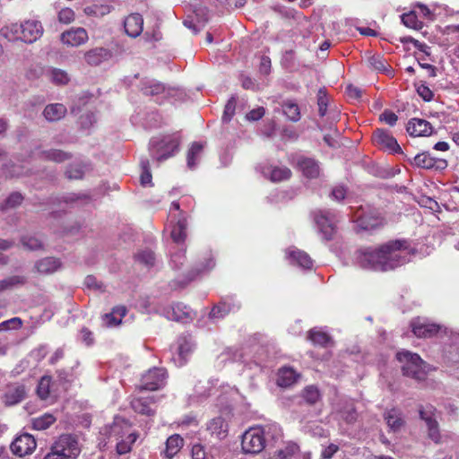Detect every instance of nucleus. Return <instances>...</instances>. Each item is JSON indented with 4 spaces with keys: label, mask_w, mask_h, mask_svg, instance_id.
Listing matches in <instances>:
<instances>
[{
    "label": "nucleus",
    "mask_w": 459,
    "mask_h": 459,
    "mask_svg": "<svg viewBox=\"0 0 459 459\" xmlns=\"http://www.w3.org/2000/svg\"><path fill=\"white\" fill-rule=\"evenodd\" d=\"M410 251L406 241L395 240L378 247H365L355 254L357 264L374 271H388L409 262Z\"/></svg>",
    "instance_id": "f257e3e1"
},
{
    "label": "nucleus",
    "mask_w": 459,
    "mask_h": 459,
    "mask_svg": "<svg viewBox=\"0 0 459 459\" xmlns=\"http://www.w3.org/2000/svg\"><path fill=\"white\" fill-rule=\"evenodd\" d=\"M280 436L281 429L277 425L252 428L242 436V450L245 454H258L264 450L269 437L276 439Z\"/></svg>",
    "instance_id": "f03ea898"
},
{
    "label": "nucleus",
    "mask_w": 459,
    "mask_h": 459,
    "mask_svg": "<svg viewBox=\"0 0 459 459\" xmlns=\"http://www.w3.org/2000/svg\"><path fill=\"white\" fill-rule=\"evenodd\" d=\"M43 26L38 20L30 19L22 23H11L4 26L0 32L9 41L22 40L33 43L43 35Z\"/></svg>",
    "instance_id": "7ed1b4c3"
},
{
    "label": "nucleus",
    "mask_w": 459,
    "mask_h": 459,
    "mask_svg": "<svg viewBox=\"0 0 459 459\" xmlns=\"http://www.w3.org/2000/svg\"><path fill=\"white\" fill-rule=\"evenodd\" d=\"M395 357L401 364L403 375L417 382L424 381L429 373L434 369L419 354L407 350L398 351Z\"/></svg>",
    "instance_id": "20e7f679"
},
{
    "label": "nucleus",
    "mask_w": 459,
    "mask_h": 459,
    "mask_svg": "<svg viewBox=\"0 0 459 459\" xmlns=\"http://www.w3.org/2000/svg\"><path fill=\"white\" fill-rule=\"evenodd\" d=\"M180 137L178 134L152 137L149 143L151 156L161 162L178 152Z\"/></svg>",
    "instance_id": "39448f33"
},
{
    "label": "nucleus",
    "mask_w": 459,
    "mask_h": 459,
    "mask_svg": "<svg viewBox=\"0 0 459 459\" xmlns=\"http://www.w3.org/2000/svg\"><path fill=\"white\" fill-rule=\"evenodd\" d=\"M79 454L80 448L76 439L71 435H62L42 459H72Z\"/></svg>",
    "instance_id": "423d86ee"
},
{
    "label": "nucleus",
    "mask_w": 459,
    "mask_h": 459,
    "mask_svg": "<svg viewBox=\"0 0 459 459\" xmlns=\"http://www.w3.org/2000/svg\"><path fill=\"white\" fill-rule=\"evenodd\" d=\"M315 223L324 240L333 239L336 233L335 214L328 210H318L313 212Z\"/></svg>",
    "instance_id": "0eeeda50"
},
{
    "label": "nucleus",
    "mask_w": 459,
    "mask_h": 459,
    "mask_svg": "<svg viewBox=\"0 0 459 459\" xmlns=\"http://www.w3.org/2000/svg\"><path fill=\"white\" fill-rule=\"evenodd\" d=\"M166 370L161 368H153L145 373L141 379V390L155 391L160 389L166 383Z\"/></svg>",
    "instance_id": "6e6552de"
},
{
    "label": "nucleus",
    "mask_w": 459,
    "mask_h": 459,
    "mask_svg": "<svg viewBox=\"0 0 459 459\" xmlns=\"http://www.w3.org/2000/svg\"><path fill=\"white\" fill-rule=\"evenodd\" d=\"M36 447V439L29 433H22L17 436L10 446L13 454L19 457L31 455Z\"/></svg>",
    "instance_id": "1a4fd4ad"
},
{
    "label": "nucleus",
    "mask_w": 459,
    "mask_h": 459,
    "mask_svg": "<svg viewBox=\"0 0 459 459\" xmlns=\"http://www.w3.org/2000/svg\"><path fill=\"white\" fill-rule=\"evenodd\" d=\"M356 222L359 228L363 230H373L380 228L384 224V219L376 210H368V212H357Z\"/></svg>",
    "instance_id": "9d476101"
},
{
    "label": "nucleus",
    "mask_w": 459,
    "mask_h": 459,
    "mask_svg": "<svg viewBox=\"0 0 459 459\" xmlns=\"http://www.w3.org/2000/svg\"><path fill=\"white\" fill-rule=\"evenodd\" d=\"M25 396L24 385L19 383H12L5 386L1 395V401L5 406H13L23 401Z\"/></svg>",
    "instance_id": "9b49d317"
},
{
    "label": "nucleus",
    "mask_w": 459,
    "mask_h": 459,
    "mask_svg": "<svg viewBox=\"0 0 459 459\" xmlns=\"http://www.w3.org/2000/svg\"><path fill=\"white\" fill-rule=\"evenodd\" d=\"M411 163L415 167L425 169L442 170L447 167V161L444 159L432 157L429 152L419 153L413 157Z\"/></svg>",
    "instance_id": "f8f14e48"
},
{
    "label": "nucleus",
    "mask_w": 459,
    "mask_h": 459,
    "mask_svg": "<svg viewBox=\"0 0 459 459\" xmlns=\"http://www.w3.org/2000/svg\"><path fill=\"white\" fill-rule=\"evenodd\" d=\"M88 39V32L82 27L71 28L64 31L60 36V40L64 45L73 48L85 44Z\"/></svg>",
    "instance_id": "ddd939ff"
},
{
    "label": "nucleus",
    "mask_w": 459,
    "mask_h": 459,
    "mask_svg": "<svg viewBox=\"0 0 459 459\" xmlns=\"http://www.w3.org/2000/svg\"><path fill=\"white\" fill-rule=\"evenodd\" d=\"M373 140L377 145L392 153L402 152L396 139L386 130L377 129L373 134Z\"/></svg>",
    "instance_id": "4468645a"
},
{
    "label": "nucleus",
    "mask_w": 459,
    "mask_h": 459,
    "mask_svg": "<svg viewBox=\"0 0 459 459\" xmlns=\"http://www.w3.org/2000/svg\"><path fill=\"white\" fill-rule=\"evenodd\" d=\"M406 130L411 136H429L433 133L431 124L421 118H411L408 122Z\"/></svg>",
    "instance_id": "2eb2a0df"
},
{
    "label": "nucleus",
    "mask_w": 459,
    "mask_h": 459,
    "mask_svg": "<svg viewBox=\"0 0 459 459\" xmlns=\"http://www.w3.org/2000/svg\"><path fill=\"white\" fill-rule=\"evenodd\" d=\"M112 56L109 49L105 48H95L85 53L84 58L88 65L97 66L101 63L108 61Z\"/></svg>",
    "instance_id": "dca6fc26"
},
{
    "label": "nucleus",
    "mask_w": 459,
    "mask_h": 459,
    "mask_svg": "<svg viewBox=\"0 0 459 459\" xmlns=\"http://www.w3.org/2000/svg\"><path fill=\"white\" fill-rule=\"evenodd\" d=\"M143 26V19L139 13L128 15L124 22L125 30L132 38H136L142 33Z\"/></svg>",
    "instance_id": "f3484780"
},
{
    "label": "nucleus",
    "mask_w": 459,
    "mask_h": 459,
    "mask_svg": "<svg viewBox=\"0 0 459 459\" xmlns=\"http://www.w3.org/2000/svg\"><path fill=\"white\" fill-rule=\"evenodd\" d=\"M171 223H174L170 233L171 238L177 244L183 243L186 238L187 221L186 213L180 212L178 220L171 221Z\"/></svg>",
    "instance_id": "a211bd4d"
},
{
    "label": "nucleus",
    "mask_w": 459,
    "mask_h": 459,
    "mask_svg": "<svg viewBox=\"0 0 459 459\" xmlns=\"http://www.w3.org/2000/svg\"><path fill=\"white\" fill-rule=\"evenodd\" d=\"M298 167L302 171L303 175L308 178H316L319 176V164L312 158H299L298 160Z\"/></svg>",
    "instance_id": "6ab92c4d"
},
{
    "label": "nucleus",
    "mask_w": 459,
    "mask_h": 459,
    "mask_svg": "<svg viewBox=\"0 0 459 459\" xmlns=\"http://www.w3.org/2000/svg\"><path fill=\"white\" fill-rule=\"evenodd\" d=\"M384 419L394 432L399 431L404 425L403 412L397 408H392L384 413Z\"/></svg>",
    "instance_id": "aec40b11"
},
{
    "label": "nucleus",
    "mask_w": 459,
    "mask_h": 459,
    "mask_svg": "<svg viewBox=\"0 0 459 459\" xmlns=\"http://www.w3.org/2000/svg\"><path fill=\"white\" fill-rule=\"evenodd\" d=\"M61 262L55 257H45L36 262L35 268L41 274H51L61 268Z\"/></svg>",
    "instance_id": "412c9836"
},
{
    "label": "nucleus",
    "mask_w": 459,
    "mask_h": 459,
    "mask_svg": "<svg viewBox=\"0 0 459 459\" xmlns=\"http://www.w3.org/2000/svg\"><path fill=\"white\" fill-rule=\"evenodd\" d=\"M307 339L315 345L327 347L333 344V338L321 328H312L307 332Z\"/></svg>",
    "instance_id": "4be33fe9"
},
{
    "label": "nucleus",
    "mask_w": 459,
    "mask_h": 459,
    "mask_svg": "<svg viewBox=\"0 0 459 459\" xmlns=\"http://www.w3.org/2000/svg\"><path fill=\"white\" fill-rule=\"evenodd\" d=\"M153 403V397L134 398L131 401V407L137 413L146 416H152L154 415L155 411L151 408V404Z\"/></svg>",
    "instance_id": "5701e85b"
},
{
    "label": "nucleus",
    "mask_w": 459,
    "mask_h": 459,
    "mask_svg": "<svg viewBox=\"0 0 459 459\" xmlns=\"http://www.w3.org/2000/svg\"><path fill=\"white\" fill-rule=\"evenodd\" d=\"M239 304L233 299L228 298L221 301L220 304L212 308L209 316H216L218 314H236L239 310Z\"/></svg>",
    "instance_id": "b1692460"
},
{
    "label": "nucleus",
    "mask_w": 459,
    "mask_h": 459,
    "mask_svg": "<svg viewBox=\"0 0 459 459\" xmlns=\"http://www.w3.org/2000/svg\"><path fill=\"white\" fill-rule=\"evenodd\" d=\"M289 258L290 263L294 265L299 266L303 269H311L313 266V260L304 251L301 250H290L289 252Z\"/></svg>",
    "instance_id": "393cba45"
},
{
    "label": "nucleus",
    "mask_w": 459,
    "mask_h": 459,
    "mask_svg": "<svg viewBox=\"0 0 459 459\" xmlns=\"http://www.w3.org/2000/svg\"><path fill=\"white\" fill-rule=\"evenodd\" d=\"M66 108L61 103L49 104L46 106L43 115L48 121L55 122L63 118L66 114Z\"/></svg>",
    "instance_id": "a878e982"
},
{
    "label": "nucleus",
    "mask_w": 459,
    "mask_h": 459,
    "mask_svg": "<svg viewBox=\"0 0 459 459\" xmlns=\"http://www.w3.org/2000/svg\"><path fill=\"white\" fill-rule=\"evenodd\" d=\"M264 176L273 182H280L290 178L291 171L287 167H267L264 169Z\"/></svg>",
    "instance_id": "bb28decb"
},
{
    "label": "nucleus",
    "mask_w": 459,
    "mask_h": 459,
    "mask_svg": "<svg viewBox=\"0 0 459 459\" xmlns=\"http://www.w3.org/2000/svg\"><path fill=\"white\" fill-rule=\"evenodd\" d=\"M441 326L437 324L412 325V332L419 338H429L437 334Z\"/></svg>",
    "instance_id": "cd10ccee"
},
{
    "label": "nucleus",
    "mask_w": 459,
    "mask_h": 459,
    "mask_svg": "<svg viewBox=\"0 0 459 459\" xmlns=\"http://www.w3.org/2000/svg\"><path fill=\"white\" fill-rule=\"evenodd\" d=\"M141 91L144 95L159 96L165 93L166 88L155 80L146 79L141 82Z\"/></svg>",
    "instance_id": "c85d7f7f"
},
{
    "label": "nucleus",
    "mask_w": 459,
    "mask_h": 459,
    "mask_svg": "<svg viewBox=\"0 0 459 459\" xmlns=\"http://www.w3.org/2000/svg\"><path fill=\"white\" fill-rule=\"evenodd\" d=\"M299 375L291 368H282L279 371L277 384L281 387H288L297 381Z\"/></svg>",
    "instance_id": "c756f323"
},
{
    "label": "nucleus",
    "mask_w": 459,
    "mask_h": 459,
    "mask_svg": "<svg viewBox=\"0 0 459 459\" xmlns=\"http://www.w3.org/2000/svg\"><path fill=\"white\" fill-rule=\"evenodd\" d=\"M194 344L191 338L187 336H180L178 340V354L181 360V364L186 362L187 356L192 352Z\"/></svg>",
    "instance_id": "7c9ffc66"
},
{
    "label": "nucleus",
    "mask_w": 459,
    "mask_h": 459,
    "mask_svg": "<svg viewBox=\"0 0 459 459\" xmlns=\"http://www.w3.org/2000/svg\"><path fill=\"white\" fill-rule=\"evenodd\" d=\"M299 446L294 442H288L284 448L276 451L273 459H297Z\"/></svg>",
    "instance_id": "2f4dec72"
},
{
    "label": "nucleus",
    "mask_w": 459,
    "mask_h": 459,
    "mask_svg": "<svg viewBox=\"0 0 459 459\" xmlns=\"http://www.w3.org/2000/svg\"><path fill=\"white\" fill-rule=\"evenodd\" d=\"M204 149V145L201 143L195 142L192 143L190 149L187 152L186 161L187 167L190 169L195 168L197 161L199 160L202 152Z\"/></svg>",
    "instance_id": "473e14b6"
},
{
    "label": "nucleus",
    "mask_w": 459,
    "mask_h": 459,
    "mask_svg": "<svg viewBox=\"0 0 459 459\" xmlns=\"http://www.w3.org/2000/svg\"><path fill=\"white\" fill-rule=\"evenodd\" d=\"M112 6L108 4H94L89 6L84 7L83 13L87 16L92 17H103L108 14L112 11Z\"/></svg>",
    "instance_id": "72a5a7b5"
},
{
    "label": "nucleus",
    "mask_w": 459,
    "mask_h": 459,
    "mask_svg": "<svg viewBox=\"0 0 459 459\" xmlns=\"http://www.w3.org/2000/svg\"><path fill=\"white\" fill-rule=\"evenodd\" d=\"M40 157L44 160L59 163L71 159L72 155L61 150L51 149L41 152Z\"/></svg>",
    "instance_id": "f704fd0d"
},
{
    "label": "nucleus",
    "mask_w": 459,
    "mask_h": 459,
    "mask_svg": "<svg viewBox=\"0 0 459 459\" xmlns=\"http://www.w3.org/2000/svg\"><path fill=\"white\" fill-rule=\"evenodd\" d=\"M183 438L179 435L170 436L166 442V453L169 457L176 455L183 446Z\"/></svg>",
    "instance_id": "c9c22d12"
},
{
    "label": "nucleus",
    "mask_w": 459,
    "mask_h": 459,
    "mask_svg": "<svg viewBox=\"0 0 459 459\" xmlns=\"http://www.w3.org/2000/svg\"><path fill=\"white\" fill-rule=\"evenodd\" d=\"M282 111L290 121L297 122L300 119L299 108L294 101L288 100L283 102Z\"/></svg>",
    "instance_id": "e433bc0d"
},
{
    "label": "nucleus",
    "mask_w": 459,
    "mask_h": 459,
    "mask_svg": "<svg viewBox=\"0 0 459 459\" xmlns=\"http://www.w3.org/2000/svg\"><path fill=\"white\" fill-rule=\"evenodd\" d=\"M56 418L50 413H45L42 416L32 419V427L37 430H45L54 422Z\"/></svg>",
    "instance_id": "4c0bfd02"
},
{
    "label": "nucleus",
    "mask_w": 459,
    "mask_h": 459,
    "mask_svg": "<svg viewBox=\"0 0 459 459\" xmlns=\"http://www.w3.org/2000/svg\"><path fill=\"white\" fill-rule=\"evenodd\" d=\"M26 282V279L23 276L14 275L5 278L0 281V291L10 290L17 286L23 285Z\"/></svg>",
    "instance_id": "58836bf2"
},
{
    "label": "nucleus",
    "mask_w": 459,
    "mask_h": 459,
    "mask_svg": "<svg viewBox=\"0 0 459 459\" xmlns=\"http://www.w3.org/2000/svg\"><path fill=\"white\" fill-rule=\"evenodd\" d=\"M135 260L146 267H152L155 263V255L150 249H144L134 255Z\"/></svg>",
    "instance_id": "ea45409f"
},
{
    "label": "nucleus",
    "mask_w": 459,
    "mask_h": 459,
    "mask_svg": "<svg viewBox=\"0 0 459 459\" xmlns=\"http://www.w3.org/2000/svg\"><path fill=\"white\" fill-rule=\"evenodd\" d=\"M86 165L79 162L71 164L65 171V174L70 179H80L83 177Z\"/></svg>",
    "instance_id": "a19ab883"
},
{
    "label": "nucleus",
    "mask_w": 459,
    "mask_h": 459,
    "mask_svg": "<svg viewBox=\"0 0 459 459\" xmlns=\"http://www.w3.org/2000/svg\"><path fill=\"white\" fill-rule=\"evenodd\" d=\"M402 22L408 28L414 30H420L422 28V22L417 18L415 12H410L401 15Z\"/></svg>",
    "instance_id": "79ce46f5"
},
{
    "label": "nucleus",
    "mask_w": 459,
    "mask_h": 459,
    "mask_svg": "<svg viewBox=\"0 0 459 459\" xmlns=\"http://www.w3.org/2000/svg\"><path fill=\"white\" fill-rule=\"evenodd\" d=\"M368 62L369 65L377 71L387 72L388 64L386 60L380 55H374L368 57Z\"/></svg>",
    "instance_id": "37998d69"
},
{
    "label": "nucleus",
    "mask_w": 459,
    "mask_h": 459,
    "mask_svg": "<svg viewBox=\"0 0 459 459\" xmlns=\"http://www.w3.org/2000/svg\"><path fill=\"white\" fill-rule=\"evenodd\" d=\"M320 393L317 387L309 385L303 390L302 397L308 404H315L320 399Z\"/></svg>",
    "instance_id": "c03bdc74"
},
{
    "label": "nucleus",
    "mask_w": 459,
    "mask_h": 459,
    "mask_svg": "<svg viewBox=\"0 0 459 459\" xmlns=\"http://www.w3.org/2000/svg\"><path fill=\"white\" fill-rule=\"evenodd\" d=\"M50 383H51L50 377H41V379L38 385L37 394L42 400H46L49 396Z\"/></svg>",
    "instance_id": "a18cd8bd"
},
{
    "label": "nucleus",
    "mask_w": 459,
    "mask_h": 459,
    "mask_svg": "<svg viewBox=\"0 0 459 459\" xmlns=\"http://www.w3.org/2000/svg\"><path fill=\"white\" fill-rule=\"evenodd\" d=\"M209 429L218 436L225 435L227 432V423L221 417H217L212 420Z\"/></svg>",
    "instance_id": "49530a36"
},
{
    "label": "nucleus",
    "mask_w": 459,
    "mask_h": 459,
    "mask_svg": "<svg viewBox=\"0 0 459 459\" xmlns=\"http://www.w3.org/2000/svg\"><path fill=\"white\" fill-rule=\"evenodd\" d=\"M50 79L54 83L59 85L66 84L70 80L65 71L57 68H54L51 70Z\"/></svg>",
    "instance_id": "de8ad7c7"
},
{
    "label": "nucleus",
    "mask_w": 459,
    "mask_h": 459,
    "mask_svg": "<svg viewBox=\"0 0 459 459\" xmlns=\"http://www.w3.org/2000/svg\"><path fill=\"white\" fill-rule=\"evenodd\" d=\"M22 246L30 250H37L43 247L40 239L34 236L26 235L21 239Z\"/></svg>",
    "instance_id": "09e8293b"
},
{
    "label": "nucleus",
    "mask_w": 459,
    "mask_h": 459,
    "mask_svg": "<svg viewBox=\"0 0 459 459\" xmlns=\"http://www.w3.org/2000/svg\"><path fill=\"white\" fill-rule=\"evenodd\" d=\"M75 19V13L73 9L69 7L62 8L57 13V20L60 23L70 24Z\"/></svg>",
    "instance_id": "8fccbe9b"
},
{
    "label": "nucleus",
    "mask_w": 459,
    "mask_h": 459,
    "mask_svg": "<svg viewBox=\"0 0 459 459\" xmlns=\"http://www.w3.org/2000/svg\"><path fill=\"white\" fill-rule=\"evenodd\" d=\"M342 416L347 423H352L357 420V411L352 403H347L342 409Z\"/></svg>",
    "instance_id": "3c124183"
},
{
    "label": "nucleus",
    "mask_w": 459,
    "mask_h": 459,
    "mask_svg": "<svg viewBox=\"0 0 459 459\" xmlns=\"http://www.w3.org/2000/svg\"><path fill=\"white\" fill-rule=\"evenodd\" d=\"M318 112L321 117L326 114L328 97L325 89H320L317 93Z\"/></svg>",
    "instance_id": "603ef678"
},
{
    "label": "nucleus",
    "mask_w": 459,
    "mask_h": 459,
    "mask_svg": "<svg viewBox=\"0 0 459 459\" xmlns=\"http://www.w3.org/2000/svg\"><path fill=\"white\" fill-rule=\"evenodd\" d=\"M235 109H236V99H235V97H231L228 100L227 104L225 105L223 115H222V121L230 122L235 114Z\"/></svg>",
    "instance_id": "864d4df0"
},
{
    "label": "nucleus",
    "mask_w": 459,
    "mask_h": 459,
    "mask_svg": "<svg viewBox=\"0 0 459 459\" xmlns=\"http://www.w3.org/2000/svg\"><path fill=\"white\" fill-rule=\"evenodd\" d=\"M141 165L143 168V172L141 175V185L143 186H152V174L149 170V161L142 160Z\"/></svg>",
    "instance_id": "5fc2aeb1"
},
{
    "label": "nucleus",
    "mask_w": 459,
    "mask_h": 459,
    "mask_svg": "<svg viewBox=\"0 0 459 459\" xmlns=\"http://www.w3.org/2000/svg\"><path fill=\"white\" fill-rule=\"evenodd\" d=\"M22 322L20 317H11L0 324V331L14 330L22 326Z\"/></svg>",
    "instance_id": "6e6d98bb"
},
{
    "label": "nucleus",
    "mask_w": 459,
    "mask_h": 459,
    "mask_svg": "<svg viewBox=\"0 0 459 459\" xmlns=\"http://www.w3.org/2000/svg\"><path fill=\"white\" fill-rule=\"evenodd\" d=\"M426 425L428 427L429 437L432 439L434 442L437 443L440 439V433L438 429L437 421L434 420L430 422H428Z\"/></svg>",
    "instance_id": "4d7b16f0"
},
{
    "label": "nucleus",
    "mask_w": 459,
    "mask_h": 459,
    "mask_svg": "<svg viewBox=\"0 0 459 459\" xmlns=\"http://www.w3.org/2000/svg\"><path fill=\"white\" fill-rule=\"evenodd\" d=\"M186 261L185 250H179L171 255V265L175 269H179Z\"/></svg>",
    "instance_id": "13d9d810"
},
{
    "label": "nucleus",
    "mask_w": 459,
    "mask_h": 459,
    "mask_svg": "<svg viewBox=\"0 0 459 459\" xmlns=\"http://www.w3.org/2000/svg\"><path fill=\"white\" fill-rule=\"evenodd\" d=\"M434 411H435V408L431 405H428L426 407H421L419 410L420 417L421 420H423L425 421L426 424L428 422H430L435 420L433 418Z\"/></svg>",
    "instance_id": "bf43d9fd"
},
{
    "label": "nucleus",
    "mask_w": 459,
    "mask_h": 459,
    "mask_svg": "<svg viewBox=\"0 0 459 459\" xmlns=\"http://www.w3.org/2000/svg\"><path fill=\"white\" fill-rule=\"evenodd\" d=\"M129 438H131V442L128 443L126 441H120L117 444V452L119 455H125L131 451V443H134L136 439V436L134 434H130Z\"/></svg>",
    "instance_id": "052dcab7"
},
{
    "label": "nucleus",
    "mask_w": 459,
    "mask_h": 459,
    "mask_svg": "<svg viewBox=\"0 0 459 459\" xmlns=\"http://www.w3.org/2000/svg\"><path fill=\"white\" fill-rule=\"evenodd\" d=\"M22 199L23 198L20 193H13L5 200V203L2 206V209H5L7 207H15L22 203Z\"/></svg>",
    "instance_id": "680f3d73"
},
{
    "label": "nucleus",
    "mask_w": 459,
    "mask_h": 459,
    "mask_svg": "<svg viewBox=\"0 0 459 459\" xmlns=\"http://www.w3.org/2000/svg\"><path fill=\"white\" fill-rule=\"evenodd\" d=\"M79 339L87 346H91L94 343V337L91 331L86 327H82L80 331Z\"/></svg>",
    "instance_id": "e2e57ef3"
},
{
    "label": "nucleus",
    "mask_w": 459,
    "mask_h": 459,
    "mask_svg": "<svg viewBox=\"0 0 459 459\" xmlns=\"http://www.w3.org/2000/svg\"><path fill=\"white\" fill-rule=\"evenodd\" d=\"M417 93L425 100L430 101L433 99L432 91L424 83L417 86Z\"/></svg>",
    "instance_id": "0e129e2a"
},
{
    "label": "nucleus",
    "mask_w": 459,
    "mask_h": 459,
    "mask_svg": "<svg viewBox=\"0 0 459 459\" xmlns=\"http://www.w3.org/2000/svg\"><path fill=\"white\" fill-rule=\"evenodd\" d=\"M402 41L403 42H411L420 51L425 53L428 56L430 54V52H429L430 48L428 45H426L425 43L420 42L419 40H417L411 37L404 38Z\"/></svg>",
    "instance_id": "69168bd1"
},
{
    "label": "nucleus",
    "mask_w": 459,
    "mask_h": 459,
    "mask_svg": "<svg viewBox=\"0 0 459 459\" xmlns=\"http://www.w3.org/2000/svg\"><path fill=\"white\" fill-rule=\"evenodd\" d=\"M397 119V116L391 110H385L380 115V120L389 126H394L396 123Z\"/></svg>",
    "instance_id": "338daca9"
},
{
    "label": "nucleus",
    "mask_w": 459,
    "mask_h": 459,
    "mask_svg": "<svg viewBox=\"0 0 459 459\" xmlns=\"http://www.w3.org/2000/svg\"><path fill=\"white\" fill-rule=\"evenodd\" d=\"M193 459H205L206 454L204 447L201 444H195L191 450Z\"/></svg>",
    "instance_id": "774afa93"
}]
</instances>
